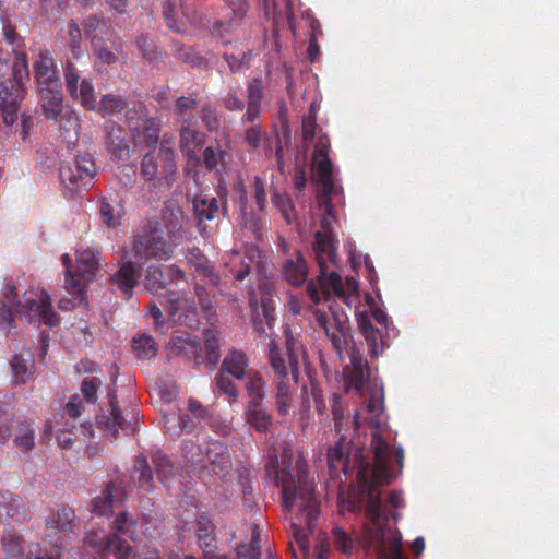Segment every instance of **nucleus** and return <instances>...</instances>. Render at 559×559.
Wrapping results in <instances>:
<instances>
[{"label":"nucleus","instance_id":"3","mask_svg":"<svg viewBox=\"0 0 559 559\" xmlns=\"http://www.w3.org/2000/svg\"><path fill=\"white\" fill-rule=\"evenodd\" d=\"M285 348L288 364L275 340L269 342L267 362L275 385L276 409L280 416H286L292 407L299 381L300 358L304 357L302 346L292 335L287 336Z\"/></svg>","mask_w":559,"mask_h":559},{"label":"nucleus","instance_id":"8","mask_svg":"<svg viewBox=\"0 0 559 559\" xmlns=\"http://www.w3.org/2000/svg\"><path fill=\"white\" fill-rule=\"evenodd\" d=\"M314 320L318 325L323 329L332 347L341 358L343 349L350 337V328L347 316L342 311V309L330 307L329 311L317 310L314 312Z\"/></svg>","mask_w":559,"mask_h":559},{"label":"nucleus","instance_id":"43","mask_svg":"<svg viewBox=\"0 0 559 559\" xmlns=\"http://www.w3.org/2000/svg\"><path fill=\"white\" fill-rule=\"evenodd\" d=\"M245 415L248 424L259 432H266L272 425V416L263 403L259 406L247 404Z\"/></svg>","mask_w":559,"mask_h":559},{"label":"nucleus","instance_id":"42","mask_svg":"<svg viewBox=\"0 0 559 559\" xmlns=\"http://www.w3.org/2000/svg\"><path fill=\"white\" fill-rule=\"evenodd\" d=\"M193 212L199 221V223L203 221H212L214 215L218 212V201L214 197H209L206 194H197L192 201Z\"/></svg>","mask_w":559,"mask_h":559},{"label":"nucleus","instance_id":"45","mask_svg":"<svg viewBox=\"0 0 559 559\" xmlns=\"http://www.w3.org/2000/svg\"><path fill=\"white\" fill-rule=\"evenodd\" d=\"M33 368L32 355L29 353L26 354V357L23 353L14 355L11 360V371L14 383H25L33 374Z\"/></svg>","mask_w":559,"mask_h":559},{"label":"nucleus","instance_id":"10","mask_svg":"<svg viewBox=\"0 0 559 559\" xmlns=\"http://www.w3.org/2000/svg\"><path fill=\"white\" fill-rule=\"evenodd\" d=\"M160 305L165 307L169 320L175 325H185L190 329L199 326V313L192 300L178 292L169 290L160 295Z\"/></svg>","mask_w":559,"mask_h":559},{"label":"nucleus","instance_id":"63","mask_svg":"<svg viewBox=\"0 0 559 559\" xmlns=\"http://www.w3.org/2000/svg\"><path fill=\"white\" fill-rule=\"evenodd\" d=\"M152 461L160 481L167 480L174 474V465L165 454L156 452Z\"/></svg>","mask_w":559,"mask_h":559},{"label":"nucleus","instance_id":"53","mask_svg":"<svg viewBox=\"0 0 559 559\" xmlns=\"http://www.w3.org/2000/svg\"><path fill=\"white\" fill-rule=\"evenodd\" d=\"M200 118L209 132H216L219 130L222 120L216 107L207 102L200 107Z\"/></svg>","mask_w":559,"mask_h":559},{"label":"nucleus","instance_id":"64","mask_svg":"<svg viewBox=\"0 0 559 559\" xmlns=\"http://www.w3.org/2000/svg\"><path fill=\"white\" fill-rule=\"evenodd\" d=\"M226 154L221 147L207 146L202 153V163L207 170H214L219 163H224Z\"/></svg>","mask_w":559,"mask_h":559},{"label":"nucleus","instance_id":"55","mask_svg":"<svg viewBox=\"0 0 559 559\" xmlns=\"http://www.w3.org/2000/svg\"><path fill=\"white\" fill-rule=\"evenodd\" d=\"M197 535L203 554H211L213 549H216L215 537L213 535V524L210 521H200L198 523Z\"/></svg>","mask_w":559,"mask_h":559},{"label":"nucleus","instance_id":"57","mask_svg":"<svg viewBox=\"0 0 559 559\" xmlns=\"http://www.w3.org/2000/svg\"><path fill=\"white\" fill-rule=\"evenodd\" d=\"M182 455L193 469L204 467V451L193 441H187L182 448Z\"/></svg>","mask_w":559,"mask_h":559},{"label":"nucleus","instance_id":"39","mask_svg":"<svg viewBox=\"0 0 559 559\" xmlns=\"http://www.w3.org/2000/svg\"><path fill=\"white\" fill-rule=\"evenodd\" d=\"M40 107L46 119H57L61 111L67 107L63 104L61 88L39 92Z\"/></svg>","mask_w":559,"mask_h":559},{"label":"nucleus","instance_id":"9","mask_svg":"<svg viewBox=\"0 0 559 559\" xmlns=\"http://www.w3.org/2000/svg\"><path fill=\"white\" fill-rule=\"evenodd\" d=\"M99 255L100 251L91 248L76 251V271L67 278V290L71 295L81 296L93 281L99 267Z\"/></svg>","mask_w":559,"mask_h":559},{"label":"nucleus","instance_id":"30","mask_svg":"<svg viewBox=\"0 0 559 559\" xmlns=\"http://www.w3.org/2000/svg\"><path fill=\"white\" fill-rule=\"evenodd\" d=\"M160 124V119L157 117L144 118L132 132V136L141 145L154 148L159 141Z\"/></svg>","mask_w":559,"mask_h":559},{"label":"nucleus","instance_id":"51","mask_svg":"<svg viewBox=\"0 0 559 559\" xmlns=\"http://www.w3.org/2000/svg\"><path fill=\"white\" fill-rule=\"evenodd\" d=\"M132 349L138 359L147 360L157 355V343L147 334H140L132 341Z\"/></svg>","mask_w":559,"mask_h":559},{"label":"nucleus","instance_id":"7","mask_svg":"<svg viewBox=\"0 0 559 559\" xmlns=\"http://www.w3.org/2000/svg\"><path fill=\"white\" fill-rule=\"evenodd\" d=\"M248 367L249 359L242 350L231 349L224 357L215 377V388L229 399V403L236 402L239 397V390L229 376L236 380H243L247 377Z\"/></svg>","mask_w":559,"mask_h":559},{"label":"nucleus","instance_id":"13","mask_svg":"<svg viewBox=\"0 0 559 559\" xmlns=\"http://www.w3.org/2000/svg\"><path fill=\"white\" fill-rule=\"evenodd\" d=\"M159 154L164 157L160 170L157 164V157L152 152L144 154L140 164L141 178L145 182H153L154 187L156 186V180L160 179H164L167 185H170L173 182V175L176 171L174 151L162 145Z\"/></svg>","mask_w":559,"mask_h":559},{"label":"nucleus","instance_id":"44","mask_svg":"<svg viewBox=\"0 0 559 559\" xmlns=\"http://www.w3.org/2000/svg\"><path fill=\"white\" fill-rule=\"evenodd\" d=\"M81 171H75L73 163L62 164L59 168L60 181L71 192H78L91 183L90 179H81Z\"/></svg>","mask_w":559,"mask_h":559},{"label":"nucleus","instance_id":"5","mask_svg":"<svg viewBox=\"0 0 559 559\" xmlns=\"http://www.w3.org/2000/svg\"><path fill=\"white\" fill-rule=\"evenodd\" d=\"M78 525L74 510L68 506H61L46 520V536L53 542L52 549L50 552L40 555L39 546L34 545L35 550H28L27 559H60L64 543L70 539Z\"/></svg>","mask_w":559,"mask_h":559},{"label":"nucleus","instance_id":"25","mask_svg":"<svg viewBox=\"0 0 559 559\" xmlns=\"http://www.w3.org/2000/svg\"><path fill=\"white\" fill-rule=\"evenodd\" d=\"M352 371L347 374V383L361 393L365 384L370 379V368L367 359L354 347L349 352Z\"/></svg>","mask_w":559,"mask_h":559},{"label":"nucleus","instance_id":"14","mask_svg":"<svg viewBox=\"0 0 559 559\" xmlns=\"http://www.w3.org/2000/svg\"><path fill=\"white\" fill-rule=\"evenodd\" d=\"M163 16L168 28L176 33H186L188 25L198 23V14L190 0H165Z\"/></svg>","mask_w":559,"mask_h":559},{"label":"nucleus","instance_id":"1","mask_svg":"<svg viewBox=\"0 0 559 559\" xmlns=\"http://www.w3.org/2000/svg\"><path fill=\"white\" fill-rule=\"evenodd\" d=\"M307 464L304 460L296 462L297 475L295 476L285 466L281 467L277 455H271L266 465L267 474L273 475L276 486L282 488V506L290 512L297 501L300 502L297 520L292 530L296 539L301 543L314 530L319 516V502L314 495V487L308 481Z\"/></svg>","mask_w":559,"mask_h":559},{"label":"nucleus","instance_id":"2","mask_svg":"<svg viewBox=\"0 0 559 559\" xmlns=\"http://www.w3.org/2000/svg\"><path fill=\"white\" fill-rule=\"evenodd\" d=\"M182 225L176 214L163 215V223L147 221L134 236L131 254L140 265L150 260L167 261L174 257L175 247L182 240Z\"/></svg>","mask_w":559,"mask_h":559},{"label":"nucleus","instance_id":"36","mask_svg":"<svg viewBox=\"0 0 559 559\" xmlns=\"http://www.w3.org/2000/svg\"><path fill=\"white\" fill-rule=\"evenodd\" d=\"M136 274L134 263L127 261L111 277V282L127 298H130L136 285Z\"/></svg>","mask_w":559,"mask_h":559},{"label":"nucleus","instance_id":"21","mask_svg":"<svg viewBox=\"0 0 559 559\" xmlns=\"http://www.w3.org/2000/svg\"><path fill=\"white\" fill-rule=\"evenodd\" d=\"M209 464L214 474L225 476L231 468L228 448L219 441H212L204 451V466Z\"/></svg>","mask_w":559,"mask_h":559},{"label":"nucleus","instance_id":"37","mask_svg":"<svg viewBox=\"0 0 559 559\" xmlns=\"http://www.w3.org/2000/svg\"><path fill=\"white\" fill-rule=\"evenodd\" d=\"M180 147L183 153L193 151L190 146H200L204 143L205 135L197 128L198 120L185 119L179 122Z\"/></svg>","mask_w":559,"mask_h":559},{"label":"nucleus","instance_id":"56","mask_svg":"<svg viewBox=\"0 0 559 559\" xmlns=\"http://www.w3.org/2000/svg\"><path fill=\"white\" fill-rule=\"evenodd\" d=\"M14 442L23 451L33 449L35 444L34 429L24 423H20L14 430Z\"/></svg>","mask_w":559,"mask_h":559},{"label":"nucleus","instance_id":"18","mask_svg":"<svg viewBox=\"0 0 559 559\" xmlns=\"http://www.w3.org/2000/svg\"><path fill=\"white\" fill-rule=\"evenodd\" d=\"M167 348L170 355L192 360L195 366L204 364L201 342L190 333L179 332L173 335Z\"/></svg>","mask_w":559,"mask_h":559},{"label":"nucleus","instance_id":"22","mask_svg":"<svg viewBox=\"0 0 559 559\" xmlns=\"http://www.w3.org/2000/svg\"><path fill=\"white\" fill-rule=\"evenodd\" d=\"M313 251L316 260L324 274L329 264H334L336 259V247L331 230H318L314 234Z\"/></svg>","mask_w":559,"mask_h":559},{"label":"nucleus","instance_id":"27","mask_svg":"<svg viewBox=\"0 0 559 559\" xmlns=\"http://www.w3.org/2000/svg\"><path fill=\"white\" fill-rule=\"evenodd\" d=\"M186 260L187 263L194 267L198 274L206 281L207 284L214 286L219 284V275L214 271L210 260L198 247H191L188 249Z\"/></svg>","mask_w":559,"mask_h":559},{"label":"nucleus","instance_id":"60","mask_svg":"<svg viewBox=\"0 0 559 559\" xmlns=\"http://www.w3.org/2000/svg\"><path fill=\"white\" fill-rule=\"evenodd\" d=\"M266 284L261 285V310L269 329H272L275 322V302L266 288Z\"/></svg>","mask_w":559,"mask_h":559},{"label":"nucleus","instance_id":"24","mask_svg":"<svg viewBox=\"0 0 559 559\" xmlns=\"http://www.w3.org/2000/svg\"><path fill=\"white\" fill-rule=\"evenodd\" d=\"M366 496V516L377 527L379 539L383 540V527L388 523V516L382 510L381 492L374 488L364 487Z\"/></svg>","mask_w":559,"mask_h":559},{"label":"nucleus","instance_id":"19","mask_svg":"<svg viewBox=\"0 0 559 559\" xmlns=\"http://www.w3.org/2000/svg\"><path fill=\"white\" fill-rule=\"evenodd\" d=\"M84 34L90 41L95 37L108 36L112 49L122 52V39L111 27L109 22L98 14L87 15L81 23Z\"/></svg>","mask_w":559,"mask_h":559},{"label":"nucleus","instance_id":"62","mask_svg":"<svg viewBox=\"0 0 559 559\" xmlns=\"http://www.w3.org/2000/svg\"><path fill=\"white\" fill-rule=\"evenodd\" d=\"M175 57L191 66H201L203 57L191 46L175 44Z\"/></svg>","mask_w":559,"mask_h":559},{"label":"nucleus","instance_id":"35","mask_svg":"<svg viewBox=\"0 0 559 559\" xmlns=\"http://www.w3.org/2000/svg\"><path fill=\"white\" fill-rule=\"evenodd\" d=\"M284 278L294 286H301L307 281L308 265L300 252H297L295 259H288L283 265Z\"/></svg>","mask_w":559,"mask_h":559},{"label":"nucleus","instance_id":"61","mask_svg":"<svg viewBox=\"0 0 559 559\" xmlns=\"http://www.w3.org/2000/svg\"><path fill=\"white\" fill-rule=\"evenodd\" d=\"M260 533L258 525L252 528L251 540L249 545H241L238 548V555L246 559H260Z\"/></svg>","mask_w":559,"mask_h":559},{"label":"nucleus","instance_id":"17","mask_svg":"<svg viewBox=\"0 0 559 559\" xmlns=\"http://www.w3.org/2000/svg\"><path fill=\"white\" fill-rule=\"evenodd\" d=\"M25 90L16 82H0V111L3 122L12 126L17 120L20 104L24 98Z\"/></svg>","mask_w":559,"mask_h":559},{"label":"nucleus","instance_id":"50","mask_svg":"<svg viewBox=\"0 0 559 559\" xmlns=\"http://www.w3.org/2000/svg\"><path fill=\"white\" fill-rule=\"evenodd\" d=\"M328 269H324V274L320 270V274L318 275V282H320V288L322 294L328 297L330 294H334L337 297H344V288L342 277L336 272H331L328 274Z\"/></svg>","mask_w":559,"mask_h":559},{"label":"nucleus","instance_id":"29","mask_svg":"<svg viewBox=\"0 0 559 559\" xmlns=\"http://www.w3.org/2000/svg\"><path fill=\"white\" fill-rule=\"evenodd\" d=\"M17 292L13 284H8L3 300L0 301V330L5 334L14 328V316L16 313Z\"/></svg>","mask_w":559,"mask_h":559},{"label":"nucleus","instance_id":"11","mask_svg":"<svg viewBox=\"0 0 559 559\" xmlns=\"http://www.w3.org/2000/svg\"><path fill=\"white\" fill-rule=\"evenodd\" d=\"M233 16L228 21H216L211 27V34L228 45L237 41L247 35L245 27V15L248 10L247 0H231Z\"/></svg>","mask_w":559,"mask_h":559},{"label":"nucleus","instance_id":"38","mask_svg":"<svg viewBox=\"0 0 559 559\" xmlns=\"http://www.w3.org/2000/svg\"><path fill=\"white\" fill-rule=\"evenodd\" d=\"M0 25L2 36L8 45L11 46L14 53L24 51V38L16 32L15 25L11 22V15L8 9L0 5Z\"/></svg>","mask_w":559,"mask_h":559},{"label":"nucleus","instance_id":"20","mask_svg":"<svg viewBox=\"0 0 559 559\" xmlns=\"http://www.w3.org/2000/svg\"><path fill=\"white\" fill-rule=\"evenodd\" d=\"M105 130L106 148L112 158L118 160L128 159L130 157V145L124 129L120 124L109 121L106 123Z\"/></svg>","mask_w":559,"mask_h":559},{"label":"nucleus","instance_id":"6","mask_svg":"<svg viewBox=\"0 0 559 559\" xmlns=\"http://www.w3.org/2000/svg\"><path fill=\"white\" fill-rule=\"evenodd\" d=\"M330 142L326 135L318 138L312 154V167L316 171V181L321 186L320 206L325 214L333 212L331 195L335 192L333 180V164L329 157Z\"/></svg>","mask_w":559,"mask_h":559},{"label":"nucleus","instance_id":"32","mask_svg":"<svg viewBox=\"0 0 559 559\" xmlns=\"http://www.w3.org/2000/svg\"><path fill=\"white\" fill-rule=\"evenodd\" d=\"M122 490L117 487L114 481H109L102 495L94 498L92 503V512L98 515H109L112 513L114 504L118 500H122Z\"/></svg>","mask_w":559,"mask_h":559},{"label":"nucleus","instance_id":"40","mask_svg":"<svg viewBox=\"0 0 559 559\" xmlns=\"http://www.w3.org/2000/svg\"><path fill=\"white\" fill-rule=\"evenodd\" d=\"M344 444L345 437L342 435L338 442L328 450V464L331 472L337 473L341 471L346 475L350 469V461L348 453L344 450Z\"/></svg>","mask_w":559,"mask_h":559},{"label":"nucleus","instance_id":"54","mask_svg":"<svg viewBox=\"0 0 559 559\" xmlns=\"http://www.w3.org/2000/svg\"><path fill=\"white\" fill-rule=\"evenodd\" d=\"M114 540L109 535L99 534L98 532H90L85 537V544L97 549L102 557L114 554Z\"/></svg>","mask_w":559,"mask_h":559},{"label":"nucleus","instance_id":"49","mask_svg":"<svg viewBox=\"0 0 559 559\" xmlns=\"http://www.w3.org/2000/svg\"><path fill=\"white\" fill-rule=\"evenodd\" d=\"M198 104L197 93L178 97L174 103V114L177 117V121L182 122L185 119L198 120L193 115Z\"/></svg>","mask_w":559,"mask_h":559},{"label":"nucleus","instance_id":"47","mask_svg":"<svg viewBox=\"0 0 559 559\" xmlns=\"http://www.w3.org/2000/svg\"><path fill=\"white\" fill-rule=\"evenodd\" d=\"M91 47L94 56L100 63L112 66L118 61V55L120 52H117L115 49H112L110 43L108 41V36H94L93 41H91Z\"/></svg>","mask_w":559,"mask_h":559},{"label":"nucleus","instance_id":"31","mask_svg":"<svg viewBox=\"0 0 559 559\" xmlns=\"http://www.w3.org/2000/svg\"><path fill=\"white\" fill-rule=\"evenodd\" d=\"M109 406L111 408V416L115 426L124 431L127 435H132L138 429V414L135 408H131L127 413L129 418H126L122 411L120 409L117 401L116 389L109 392Z\"/></svg>","mask_w":559,"mask_h":559},{"label":"nucleus","instance_id":"15","mask_svg":"<svg viewBox=\"0 0 559 559\" xmlns=\"http://www.w3.org/2000/svg\"><path fill=\"white\" fill-rule=\"evenodd\" d=\"M136 526L138 521L127 511H122L116 516L112 523V533L109 535L115 540L112 543L116 559H129L132 555V546L120 537L127 536L134 539Z\"/></svg>","mask_w":559,"mask_h":559},{"label":"nucleus","instance_id":"58","mask_svg":"<svg viewBox=\"0 0 559 559\" xmlns=\"http://www.w3.org/2000/svg\"><path fill=\"white\" fill-rule=\"evenodd\" d=\"M15 61L13 64V79L5 80L7 82H16L21 87H24L25 81L29 79L27 56L24 51L14 53Z\"/></svg>","mask_w":559,"mask_h":559},{"label":"nucleus","instance_id":"4","mask_svg":"<svg viewBox=\"0 0 559 559\" xmlns=\"http://www.w3.org/2000/svg\"><path fill=\"white\" fill-rule=\"evenodd\" d=\"M66 90L69 96L81 104L86 110L103 115H117L128 108V99L122 95L104 94L97 102L91 79H81L75 64L67 59L62 66Z\"/></svg>","mask_w":559,"mask_h":559},{"label":"nucleus","instance_id":"23","mask_svg":"<svg viewBox=\"0 0 559 559\" xmlns=\"http://www.w3.org/2000/svg\"><path fill=\"white\" fill-rule=\"evenodd\" d=\"M264 98L263 83L260 78L250 80L247 84V106L241 122L253 123L260 118L262 100Z\"/></svg>","mask_w":559,"mask_h":559},{"label":"nucleus","instance_id":"52","mask_svg":"<svg viewBox=\"0 0 559 559\" xmlns=\"http://www.w3.org/2000/svg\"><path fill=\"white\" fill-rule=\"evenodd\" d=\"M21 536L8 534L2 537V548L5 559H23L24 546Z\"/></svg>","mask_w":559,"mask_h":559},{"label":"nucleus","instance_id":"34","mask_svg":"<svg viewBox=\"0 0 559 559\" xmlns=\"http://www.w3.org/2000/svg\"><path fill=\"white\" fill-rule=\"evenodd\" d=\"M391 473L389 469V462H374L371 476L368 479L366 469L362 467L358 472V479L362 487L374 488L389 485L391 483Z\"/></svg>","mask_w":559,"mask_h":559},{"label":"nucleus","instance_id":"12","mask_svg":"<svg viewBox=\"0 0 559 559\" xmlns=\"http://www.w3.org/2000/svg\"><path fill=\"white\" fill-rule=\"evenodd\" d=\"M16 313L25 317L29 323H44L49 328L56 326L59 322L58 314L51 305V297L45 290H41L36 299L27 298L25 304L17 300Z\"/></svg>","mask_w":559,"mask_h":559},{"label":"nucleus","instance_id":"28","mask_svg":"<svg viewBox=\"0 0 559 559\" xmlns=\"http://www.w3.org/2000/svg\"><path fill=\"white\" fill-rule=\"evenodd\" d=\"M28 516L29 511L22 497L10 491H0V520L9 518L25 520Z\"/></svg>","mask_w":559,"mask_h":559},{"label":"nucleus","instance_id":"46","mask_svg":"<svg viewBox=\"0 0 559 559\" xmlns=\"http://www.w3.org/2000/svg\"><path fill=\"white\" fill-rule=\"evenodd\" d=\"M167 276L159 263H152L147 266L144 277V286L152 294H159L166 288Z\"/></svg>","mask_w":559,"mask_h":559},{"label":"nucleus","instance_id":"16","mask_svg":"<svg viewBox=\"0 0 559 559\" xmlns=\"http://www.w3.org/2000/svg\"><path fill=\"white\" fill-rule=\"evenodd\" d=\"M34 78L38 91H49L61 88L58 68L56 61L47 49H41L33 63Z\"/></svg>","mask_w":559,"mask_h":559},{"label":"nucleus","instance_id":"59","mask_svg":"<svg viewBox=\"0 0 559 559\" xmlns=\"http://www.w3.org/2000/svg\"><path fill=\"white\" fill-rule=\"evenodd\" d=\"M51 120L59 123L61 130L66 132H73L74 135L78 134L79 117L71 107L67 106L57 119Z\"/></svg>","mask_w":559,"mask_h":559},{"label":"nucleus","instance_id":"26","mask_svg":"<svg viewBox=\"0 0 559 559\" xmlns=\"http://www.w3.org/2000/svg\"><path fill=\"white\" fill-rule=\"evenodd\" d=\"M357 324L368 345L369 354L372 357L378 358L386 346L381 331L374 328L370 319L365 314L358 316Z\"/></svg>","mask_w":559,"mask_h":559},{"label":"nucleus","instance_id":"41","mask_svg":"<svg viewBox=\"0 0 559 559\" xmlns=\"http://www.w3.org/2000/svg\"><path fill=\"white\" fill-rule=\"evenodd\" d=\"M205 356L204 362L213 370L221 360L219 348L222 345V335L216 329H206L204 332Z\"/></svg>","mask_w":559,"mask_h":559},{"label":"nucleus","instance_id":"48","mask_svg":"<svg viewBox=\"0 0 559 559\" xmlns=\"http://www.w3.org/2000/svg\"><path fill=\"white\" fill-rule=\"evenodd\" d=\"M132 478L138 483L139 487L146 492H151L154 488V478L152 467L148 465L146 457H136L133 466Z\"/></svg>","mask_w":559,"mask_h":559},{"label":"nucleus","instance_id":"33","mask_svg":"<svg viewBox=\"0 0 559 559\" xmlns=\"http://www.w3.org/2000/svg\"><path fill=\"white\" fill-rule=\"evenodd\" d=\"M245 389L248 396V403L252 406H259L264 403L266 396V381L259 370H248Z\"/></svg>","mask_w":559,"mask_h":559}]
</instances>
